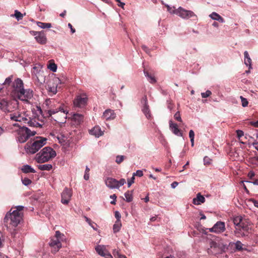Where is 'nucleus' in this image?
<instances>
[{"label":"nucleus","mask_w":258,"mask_h":258,"mask_svg":"<svg viewBox=\"0 0 258 258\" xmlns=\"http://www.w3.org/2000/svg\"><path fill=\"white\" fill-rule=\"evenodd\" d=\"M4 85L10 87L11 95L17 100L29 103L33 96V91L30 89H24L23 81L20 78H14L13 75L7 78Z\"/></svg>","instance_id":"obj_1"},{"label":"nucleus","mask_w":258,"mask_h":258,"mask_svg":"<svg viewBox=\"0 0 258 258\" xmlns=\"http://www.w3.org/2000/svg\"><path fill=\"white\" fill-rule=\"evenodd\" d=\"M33 115L26 114V113H18V121L23 122L29 126L33 127H42L44 124L42 120V111L40 106H36L32 109Z\"/></svg>","instance_id":"obj_2"},{"label":"nucleus","mask_w":258,"mask_h":258,"mask_svg":"<svg viewBox=\"0 0 258 258\" xmlns=\"http://www.w3.org/2000/svg\"><path fill=\"white\" fill-rule=\"evenodd\" d=\"M46 105L48 106L49 109L47 112V117L51 116L52 115L56 114L52 118L57 122H62L67 118V114L69 110L66 105L56 102L54 99H46Z\"/></svg>","instance_id":"obj_3"},{"label":"nucleus","mask_w":258,"mask_h":258,"mask_svg":"<svg viewBox=\"0 0 258 258\" xmlns=\"http://www.w3.org/2000/svg\"><path fill=\"white\" fill-rule=\"evenodd\" d=\"M233 222L235 225L234 234L236 237H243L248 235L251 229L250 222L248 219L243 218L241 216H236L233 218Z\"/></svg>","instance_id":"obj_4"},{"label":"nucleus","mask_w":258,"mask_h":258,"mask_svg":"<svg viewBox=\"0 0 258 258\" xmlns=\"http://www.w3.org/2000/svg\"><path fill=\"white\" fill-rule=\"evenodd\" d=\"M24 208L22 206L12 207L6 215L4 222L12 227H17L23 220Z\"/></svg>","instance_id":"obj_5"},{"label":"nucleus","mask_w":258,"mask_h":258,"mask_svg":"<svg viewBox=\"0 0 258 258\" xmlns=\"http://www.w3.org/2000/svg\"><path fill=\"white\" fill-rule=\"evenodd\" d=\"M12 132L16 133L18 141L20 143L25 142L30 137L35 135V131H31L26 127H21L18 123H14L10 128Z\"/></svg>","instance_id":"obj_6"},{"label":"nucleus","mask_w":258,"mask_h":258,"mask_svg":"<svg viewBox=\"0 0 258 258\" xmlns=\"http://www.w3.org/2000/svg\"><path fill=\"white\" fill-rule=\"evenodd\" d=\"M46 143V139L41 137H37L33 141L28 142L25 146L26 152L30 154L36 153Z\"/></svg>","instance_id":"obj_7"},{"label":"nucleus","mask_w":258,"mask_h":258,"mask_svg":"<svg viewBox=\"0 0 258 258\" xmlns=\"http://www.w3.org/2000/svg\"><path fill=\"white\" fill-rule=\"evenodd\" d=\"M56 156V153L51 148L46 147L37 154L36 160L38 163H44Z\"/></svg>","instance_id":"obj_8"},{"label":"nucleus","mask_w":258,"mask_h":258,"mask_svg":"<svg viewBox=\"0 0 258 258\" xmlns=\"http://www.w3.org/2000/svg\"><path fill=\"white\" fill-rule=\"evenodd\" d=\"M225 246L222 242L212 241L210 242V249L208 252L217 255L222 253L225 251Z\"/></svg>","instance_id":"obj_9"},{"label":"nucleus","mask_w":258,"mask_h":258,"mask_svg":"<svg viewBox=\"0 0 258 258\" xmlns=\"http://www.w3.org/2000/svg\"><path fill=\"white\" fill-rule=\"evenodd\" d=\"M5 113L11 112L17 109L19 106V101L15 98L8 99L6 98L5 103Z\"/></svg>","instance_id":"obj_10"},{"label":"nucleus","mask_w":258,"mask_h":258,"mask_svg":"<svg viewBox=\"0 0 258 258\" xmlns=\"http://www.w3.org/2000/svg\"><path fill=\"white\" fill-rule=\"evenodd\" d=\"M175 14L184 19H188L194 16L196 17V15L192 11L186 10L181 7H179L176 9Z\"/></svg>","instance_id":"obj_11"},{"label":"nucleus","mask_w":258,"mask_h":258,"mask_svg":"<svg viewBox=\"0 0 258 258\" xmlns=\"http://www.w3.org/2000/svg\"><path fill=\"white\" fill-rule=\"evenodd\" d=\"M88 98L85 94L78 95L74 101V105L76 108H84L86 105Z\"/></svg>","instance_id":"obj_12"},{"label":"nucleus","mask_w":258,"mask_h":258,"mask_svg":"<svg viewBox=\"0 0 258 258\" xmlns=\"http://www.w3.org/2000/svg\"><path fill=\"white\" fill-rule=\"evenodd\" d=\"M33 78L35 85L37 86H41L45 83V76L44 72L42 70H37Z\"/></svg>","instance_id":"obj_13"},{"label":"nucleus","mask_w":258,"mask_h":258,"mask_svg":"<svg viewBox=\"0 0 258 258\" xmlns=\"http://www.w3.org/2000/svg\"><path fill=\"white\" fill-rule=\"evenodd\" d=\"M49 244L52 248V251L56 253L61 247V243L59 239L57 238L53 237L50 240Z\"/></svg>","instance_id":"obj_14"},{"label":"nucleus","mask_w":258,"mask_h":258,"mask_svg":"<svg viewBox=\"0 0 258 258\" xmlns=\"http://www.w3.org/2000/svg\"><path fill=\"white\" fill-rule=\"evenodd\" d=\"M72 195L71 190L68 188H65L61 194V203L67 205L71 200Z\"/></svg>","instance_id":"obj_15"},{"label":"nucleus","mask_w":258,"mask_h":258,"mask_svg":"<svg viewBox=\"0 0 258 258\" xmlns=\"http://www.w3.org/2000/svg\"><path fill=\"white\" fill-rule=\"evenodd\" d=\"M225 229V223L223 222H217L212 228L210 229L211 232L220 233L223 232Z\"/></svg>","instance_id":"obj_16"},{"label":"nucleus","mask_w":258,"mask_h":258,"mask_svg":"<svg viewBox=\"0 0 258 258\" xmlns=\"http://www.w3.org/2000/svg\"><path fill=\"white\" fill-rule=\"evenodd\" d=\"M97 252L106 258H112L111 254L105 249L104 246L98 245L95 248Z\"/></svg>","instance_id":"obj_17"},{"label":"nucleus","mask_w":258,"mask_h":258,"mask_svg":"<svg viewBox=\"0 0 258 258\" xmlns=\"http://www.w3.org/2000/svg\"><path fill=\"white\" fill-rule=\"evenodd\" d=\"M106 185L110 188H118L117 180L112 177H107L105 180Z\"/></svg>","instance_id":"obj_18"},{"label":"nucleus","mask_w":258,"mask_h":258,"mask_svg":"<svg viewBox=\"0 0 258 258\" xmlns=\"http://www.w3.org/2000/svg\"><path fill=\"white\" fill-rule=\"evenodd\" d=\"M37 42L40 44H45L47 42V38L43 31H39V33L35 37Z\"/></svg>","instance_id":"obj_19"},{"label":"nucleus","mask_w":258,"mask_h":258,"mask_svg":"<svg viewBox=\"0 0 258 258\" xmlns=\"http://www.w3.org/2000/svg\"><path fill=\"white\" fill-rule=\"evenodd\" d=\"M169 127L171 132L176 136L182 137V133L181 131L178 128V125L176 123H173L172 121H169Z\"/></svg>","instance_id":"obj_20"},{"label":"nucleus","mask_w":258,"mask_h":258,"mask_svg":"<svg viewBox=\"0 0 258 258\" xmlns=\"http://www.w3.org/2000/svg\"><path fill=\"white\" fill-rule=\"evenodd\" d=\"M102 117L106 120L113 119L115 118L116 115L113 110L107 109L103 113Z\"/></svg>","instance_id":"obj_21"},{"label":"nucleus","mask_w":258,"mask_h":258,"mask_svg":"<svg viewBox=\"0 0 258 258\" xmlns=\"http://www.w3.org/2000/svg\"><path fill=\"white\" fill-rule=\"evenodd\" d=\"M205 202V198L204 196L201 195V193H198L197 195V197L194 198L192 200L194 204L196 205H201L202 203H204Z\"/></svg>","instance_id":"obj_22"},{"label":"nucleus","mask_w":258,"mask_h":258,"mask_svg":"<svg viewBox=\"0 0 258 258\" xmlns=\"http://www.w3.org/2000/svg\"><path fill=\"white\" fill-rule=\"evenodd\" d=\"M57 139L59 142L63 145H67L69 143L70 140L67 135L64 134H60L57 136Z\"/></svg>","instance_id":"obj_23"},{"label":"nucleus","mask_w":258,"mask_h":258,"mask_svg":"<svg viewBox=\"0 0 258 258\" xmlns=\"http://www.w3.org/2000/svg\"><path fill=\"white\" fill-rule=\"evenodd\" d=\"M89 132L90 134L94 135L96 137H99L102 135V132L99 126H95L94 128L90 130Z\"/></svg>","instance_id":"obj_24"},{"label":"nucleus","mask_w":258,"mask_h":258,"mask_svg":"<svg viewBox=\"0 0 258 258\" xmlns=\"http://www.w3.org/2000/svg\"><path fill=\"white\" fill-rule=\"evenodd\" d=\"M73 120L77 124H80L83 122L84 115L79 113H75L73 117Z\"/></svg>","instance_id":"obj_25"},{"label":"nucleus","mask_w":258,"mask_h":258,"mask_svg":"<svg viewBox=\"0 0 258 258\" xmlns=\"http://www.w3.org/2000/svg\"><path fill=\"white\" fill-rule=\"evenodd\" d=\"M237 137L240 143L244 144L246 142V138L243 137L244 133L241 130L236 131Z\"/></svg>","instance_id":"obj_26"},{"label":"nucleus","mask_w":258,"mask_h":258,"mask_svg":"<svg viewBox=\"0 0 258 258\" xmlns=\"http://www.w3.org/2000/svg\"><path fill=\"white\" fill-rule=\"evenodd\" d=\"M210 17L213 20H217L221 23L225 22L224 19L220 16L216 12H213L210 15Z\"/></svg>","instance_id":"obj_27"},{"label":"nucleus","mask_w":258,"mask_h":258,"mask_svg":"<svg viewBox=\"0 0 258 258\" xmlns=\"http://www.w3.org/2000/svg\"><path fill=\"white\" fill-rule=\"evenodd\" d=\"M244 63L246 66H249V68H251V59L250 58V56L248 54V53L247 51H244Z\"/></svg>","instance_id":"obj_28"},{"label":"nucleus","mask_w":258,"mask_h":258,"mask_svg":"<svg viewBox=\"0 0 258 258\" xmlns=\"http://www.w3.org/2000/svg\"><path fill=\"white\" fill-rule=\"evenodd\" d=\"M142 111L148 119H150L152 118V115L149 109V105L143 106V107L142 108Z\"/></svg>","instance_id":"obj_29"},{"label":"nucleus","mask_w":258,"mask_h":258,"mask_svg":"<svg viewBox=\"0 0 258 258\" xmlns=\"http://www.w3.org/2000/svg\"><path fill=\"white\" fill-rule=\"evenodd\" d=\"M21 170L23 171V172L25 173L35 172V170L28 165H24L22 167Z\"/></svg>","instance_id":"obj_30"},{"label":"nucleus","mask_w":258,"mask_h":258,"mask_svg":"<svg viewBox=\"0 0 258 258\" xmlns=\"http://www.w3.org/2000/svg\"><path fill=\"white\" fill-rule=\"evenodd\" d=\"M144 74L145 76L148 78V81L151 83H155L156 82L154 76H153L151 73H149L147 71L144 70Z\"/></svg>","instance_id":"obj_31"},{"label":"nucleus","mask_w":258,"mask_h":258,"mask_svg":"<svg viewBox=\"0 0 258 258\" xmlns=\"http://www.w3.org/2000/svg\"><path fill=\"white\" fill-rule=\"evenodd\" d=\"M38 168L40 170L50 171L52 168V166L49 164L39 165Z\"/></svg>","instance_id":"obj_32"},{"label":"nucleus","mask_w":258,"mask_h":258,"mask_svg":"<svg viewBox=\"0 0 258 258\" xmlns=\"http://www.w3.org/2000/svg\"><path fill=\"white\" fill-rule=\"evenodd\" d=\"M234 244L235 245V249L237 251H242L243 250H246V248L243 247L244 245L240 241H237L235 243H234Z\"/></svg>","instance_id":"obj_33"},{"label":"nucleus","mask_w":258,"mask_h":258,"mask_svg":"<svg viewBox=\"0 0 258 258\" xmlns=\"http://www.w3.org/2000/svg\"><path fill=\"white\" fill-rule=\"evenodd\" d=\"M124 196L125 197V201L127 202H131L133 201V191L128 190L124 194Z\"/></svg>","instance_id":"obj_34"},{"label":"nucleus","mask_w":258,"mask_h":258,"mask_svg":"<svg viewBox=\"0 0 258 258\" xmlns=\"http://www.w3.org/2000/svg\"><path fill=\"white\" fill-rule=\"evenodd\" d=\"M121 223L120 220H116L113 227L114 232L116 233L118 232L121 228Z\"/></svg>","instance_id":"obj_35"},{"label":"nucleus","mask_w":258,"mask_h":258,"mask_svg":"<svg viewBox=\"0 0 258 258\" xmlns=\"http://www.w3.org/2000/svg\"><path fill=\"white\" fill-rule=\"evenodd\" d=\"M37 26L41 28H49L51 27L50 23H43L41 22H38L37 23Z\"/></svg>","instance_id":"obj_36"},{"label":"nucleus","mask_w":258,"mask_h":258,"mask_svg":"<svg viewBox=\"0 0 258 258\" xmlns=\"http://www.w3.org/2000/svg\"><path fill=\"white\" fill-rule=\"evenodd\" d=\"M48 91L51 92L53 94H55L57 92V86L51 85L50 84L48 85Z\"/></svg>","instance_id":"obj_37"},{"label":"nucleus","mask_w":258,"mask_h":258,"mask_svg":"<svg viewBox=\"0 0 258 258\" xmlns=\"http://www.w3.org/2000/svg\"><path fill=\"white\" fill-rule=\"evenodd\" d=\"M6 98H0V109L5 112V103Z\"/></svg>","instance_id":"obj_38"},{"label":"nucleus","mask_w":258,"mask_h":258,"mask_svg":"<svg viewBox=\"0 0 258 258\" xmlns=\"http://www.w3.org/2000/svg\"><path fill=\"white\" fill-rule=\"evenodd\" d=\"M165 7L167 8V11L169 12L171 14H175V12H176V9L174 7H170L168 5H165Z\"/></svg>","instance_id":"obj_39"},{"label":"nucleus","mask_w":258,"mask_h":258,"mask_svg":"<svg viewBox=\"0 0 258 258\" xmlns=\"http://www.w3.org/2000/svg\"><path fill=\"white\" fill-rule=\"evenodd\" d=\"M14 16L18 20L22 19L23 17V14L18 10H15Z\"/></svg>","instance_id":"obj_40"},{"label":"nucleus","mask_w":258,"mask_h":258,"mask_svg":"<svg viewBox=\"0 0 258 258\" xmlns=\"http://www.w3.org/2000/svg\"><path fill=\"white\" fill-rule=\"evenodd\" d=\"M124 158V156L118 155L116 157L115 161L117 164H120L123 161Z\"/></svg>","instance_id":"obj_41"},{"label":"nucleus","mask_w":258,"mask_h":258,"mask_svg":"<svg viewBox=\"0 0 258 258\" xmlns=\"http://www.w3.org/2000/svg\"><path fill=\"white\" fill-rule=\"evenodd\" d=\"M240 98L241 99L242 106H243V107L247 106L248 105V103L247 99L246 98H244L243 97H242V96H241L240 97Z\"/></svg>","instance_id":"obj_42"},{"label":"nucleus","mask_w":258,"mask_h":258,"mask_svg":"<svg viewBox=\"0 0 258 258\" xmlns=\"http://www.w3.org/2000/svg\"><path fill=\"white\" fill-rule=\"evenodd\" d=\"M22 183L25 185H28L30 184L32 182L31 180L28 178H24L22 179Z\"/></svg>","instance_id":"obj_43"},{"label":"nucleus","mask_w":258,"mask_h":258,"mask_svg":"<svg viewBox=\"0 0 258 258\" xmlns=\"http://www.w3.org/2000/svg\"><path fill=\"white\" fill-rule=\"evenodd\" d=\"M48 68L52 72H55L57 69V66L54 63L49 64Z\"/></svg>","instance_id":"obj_44"},{"label":"nucleus","mask_w":258,"mask_h":258,"mask_svg":"<svg viewBox=\"0 0 258 258\" xmlns=\"http://www.w3.org/2000/svg\"><path fill=\"white\" fill-rule=\"evenodd\" d=\"M212 94V92L210 90H207L205 93H202L201 95L203 98H207Z\"/></svg>","instance_id":"obj_45"},{"label":"nucleus","mask_w":258,"mask_h":258,"mask_svg":"<svg viewBox=\"0 0 258 258\" xmlns=\"http://www.w3.org/2000/svg\"><path fill=\"white\" fill-rule=\"evenodd\" d=\"M133 175L134 176H137L139 177H142L143 176V171L141 170H138L136 172H134Z\"/></svg>","instance_id":"obj_46"},{"label":"nucleus","mask_w":258,"mask_h":258,"mask_svg":"<svg viewBox=\"0 0 258 258\" xmlns=\"http://www.w3.org/2000/svg\"><path fill=\"white\" fill-rule=\"evenodd\" d=\"M174 118L180 122L182 121V119L180 117V115L179 112H177L174 115Z\"/></svg>","instance_id":"obj_47"},{"label":"nucleus","mask_w":258,"mask_h":258,"mask_svg":"<svg viewBox=\"0 0 258 258\" xmlns=\"http://www.w3.org/2000/svg\"><path fill=\"white\" fill-rule=\"evenodd\" d=\"M125 182V180L124 178H121L119 181L117 180V184H118V188L123 185Z\"/></svg>","instance_id":"obj_48"},{"label":"nucleus","mask_w":258,"mask_h":258,"mask_svg":"<svg viewBox=\"0 0 258 258\" xmlns=\"http://www.w3.org/2000/svg\"><path fill=\"white\" fill-rule=\"evenodd\" d=\"M18 113L11 114H10V118L11 120L18 121Z\"/></svg>","instance_id":"obj_49"},{"label":"nucleus","mask_w":258,"mask_h":258,"mask_svg":"<svg viewBox=\"0 0 258 258\" xmlns=\"http://www.w3.org/2000/svg\"><path fill=\"white\" fill-rule=\"evenodd\" d=\"M204 162L205 165H210L211 163V160L208 157L204 158Z\"/></svg>","instance_id":"obj_50"},{"label":"nucleus","mask_w":258,"mask_h":258,"mask_svg":"<svg viewBox=\"0 0 258 258\" xmlns=\"http://www.w3.org/2000/svg\"><path fill=\"white\" fill-rule=\"evenodd\" d=\"M142 103L144 106H148V100L146 96H145L141 100Z\"/></svg>","instance_id":"obj_51"},{"label":"nucleus","mask_w":258,"mask_h":258,"mask_svg":"<svg viewBox=\"0 0 258 258\" xmlns=\"http://www.w3.org/2000/svg\"><path fill=\"white\" fill-rule=\"evenodd\" d=\"M135 176L133 175L132 177L130 180H127V185L128 187H130L131 185L135 182Z\"/></svg>","instance_id":"obj_52"},{"label":"nucleus","mask_w":258,"mask_h":258,"mask_svg":"<svg viewBox=\"0 0 258 258\" xmlns=\"http://www.w3.org/2000/svg\"><path fill=\"white\" fill-rule=\"evenodd\" d=\"M110 198L111 199H114V200H113V201H111V202H110V204H112V205H115V204H116V198H117V197L116 196V195H115V194H113V195H111V196H110Z\"/></svg>","instance_id":"obj_53"},{"label":"nucleus","mask_w":258,"mask_h":258,"mask_svg":"<svg viewBox=\"0 0 258 258\" xmlns=\"http://www.w3.org/2000/svg\"><path fill=\"white\" fill-rule=\"evenodd\" d=\"M63 235L59 231H57L55 232V236L54 237V238H58V239L60 240V239H61V236H63Z\"/></svg>","instance_id":"obj_54"},{"label":"nucleus","mask_w":258,"mask_h":258,"mask_svg":"<svg viewBox=\"0 0 258 258\" xmlns=\"http://www.w3.org/2000/svg\"><path fill=\"white\" fill-rule=\"evenodd\" d=\"M115 217L117 219V220H120L121 215L118 211H115L114 213Z\"/></svg>","instance_id":"obj_55"},{"label":"nucleus","mask_w":258,"mask_h":258,"mask_svg":"<svg viewBox=\"0 0 258 258\" xmlns=\"http://www.w3.org/2000/svg\"><path fill=\"white\" fill-rule=\"evenodd\" d=\"M249 201L251 202L255 207L258 208V201H256L253 199H250Z\"/></svg>","instance_id":"obj_56"},{"label":"nucleus","mask_w":258,"mask_h":258,"mask_svg":"<svg viewBox=\"0 0 258 258\" xmlns=\"http://www.w3.org/2000/svg\"><path fill=\"white\" fill-rule=\"evenodd\" d=\"M142 48L148 54H149L150 52V49L144 45L142 46Z\"/></svg>","instance_id":"obj_57"},{"label":"nucleus","mask_w":258,"mask_h":258,"mask_svg":"<svg viewBox=\"0 0 258 258\" xmlns=\"http://www.w3.org/2000/svg\"><path fill=\"white\" fill-rule=\"evenodd\" d=\"M194 137H195L194 132L192 130H190L189 132V137L190 139H194Z\"/></svg>","instance_id":"obj_58"},{"label":"nucleus","mask_w":258,"mask_h":258,"mask_svg":"<svg viewBox=\"0 0 258 258\" xmlns=\"http://www.w3.org/2000/svg\"><path fill=\"white\" fill-rule=\"evenodd\" d=\"M68 26L71 29V31L72 33H74L76 32L75 29L73 27V26L71 24L69 23Z\"/></svg>","instance_id":"obj_59"},{"label":"nucleus","mask_w":258,"mask_h":258,"mask_svg":"<svg viewBox=\"0 0 258 258\" xmlns=\"http://www.w3.org/2000/svg\"><path fill=\"white\" fill-rule=\"evenodd\" d=\"M30 33L35 37L39 33V31H30Z\"/></svg>","instance_id":"obj_60"},{"label":"nucleus","mask_w":258,"mask_h":258,"mask_svg":"<svg viewBox=\"0 0 258 258\" xmlns=\"http://www.w3.org/2000/svg\"><path fill=\"white\" fill-rule=\"evenodd\" d=\"M255 175V174L253 172H249L248 174V176L249 177L250 179H252Z\"/></svg>","instance_id":"obj_61"},{"label":"nucleus","mask_w":258,"mask_h":258,"mask_svg":"<svg viewBox=\"0 0 258 258\" xmlns=\"http://www.w3.org/2000/svg\"><path fill=\"white\" fill-rule=\"evenodd\" d=\"M178 182H177L176 181H174L173 182H172L171 183V186L173 188H174L178 185Z\"/></svg>","instance_id":"obj_62"},{"label":"nucleus","mask_w":258,"mask_h":258,"mask_svg":"<svg viewBox=\"0 0 258 258\" xmlns=\"http://www.w3.org/2000/svg\"><path fill=\"white\" fill-rule=\"evenodd\" d=\"M84 178L85 180H88L89 179V173L85 172V174L84 175Z\"/></svg>","instance_id":"obj_63"},{"label":"nucleus","mask_w":258,"mask_h":258,"mask_svg":"<svg viewBox=\"0 0 258 258\" xmlns=\"http://www.w3.org/2000/svg\"><path fill=\"white\" fill-rule=\"evenodd\" d=\"M257 140L254 143L253 145L255 147V148L258 151V137H257Z\"/></svg>","instance_id":"obj_64"}]
</instances>
